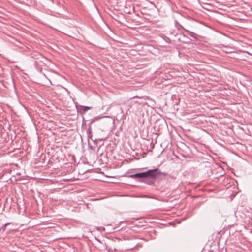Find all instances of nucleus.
Returning <instances> with one entry per match:
<instances>
[{
  "instance_id": "nucleus-8",
  "label": "nucleus",
  "mask_w": 252,
  "mask_h": 252,
  "mask_svg": "<svg viewBox=\"0 0 252 252\" xmlns=\"http://www.w3.org/2000/svg\"><path fill=\"white\" fill-rule=\"evenodd\" d=\"M223 51H224L225 52H226V53H231V52H232L231 50H228V49H226V50H224Z\"/></svg>"
},
{
  "instance_id": "nucleus-1",
  "label": "nucleus",
  "mask_w": 252,
  "mask_h": 252,
  "mask_svg": "<svg viewBox=\"0 0 252 252\" xmlns=\"http://www.w3.org/2000/svg\"><path fill=\"white\" fill-rule=\"evenodd\" d=\"M144 178L149 177L153 180L156 181V179L158 176L161 174H163L165 175V174L164 173H162L158 168H156L154 169H150L146 172H144Z\"/></svg>"
},
{
  "instance_id": "nucleus-3",
  "label": "nucleus",
  "mask_w": 252,
  "mask_h": 252,
  "mask_svg": "<svg viewBox=\"0 0 252 252\" xmlns=\"http://www.w3.org/2000/svg\"><path fill=\"white\" fill-rule=\"evenodd\" d=\"M142 181L143 182H144L146 184H148L149 185H151L153 184L155 181L153 180L152 179H151L149 177H145V178H142Z\"/></svg>"
},
{
  "instance_id": "nucleus-4",
  "label": "nucleus",
  "mask_w": 252,
  "mask_h": 252,
  "mask_svg": "<svg viewBox=\"0 0 252 252\" xmlns=\"http://www.w3.org/2000/svg\"><path fill=\"white\" fill-rule=\"evenodd\" d=\"M118 18H115V20L120 23H121L124 25H126V20L125 18V17H117Z\"/></svg>"
},
{
  "instance_id": "nucleus-7",
  "label": "nucleus",
  "mask_w": 252,
  "mask_h": 252,
  "mask_svg": "<svg viewBox=\"0 0 252 252\" xmlns=\"http://www.w3.org/2000/svg\"><path fill=\"white\" fill-rule=\"evenodd\" d=\"M87 133L88 137L91 138L92 137V132H91V129L90 128H89L87 130Z\"/></svg>"
},
{
  "instance_id": "nucleus-6",
  "label": "nucleus",
  "mask_w": 252,
  "mask_h": 252,
  "mask_svg": "<svg viewBox=\"0 0 252 252\" xmlns=\"http://www.w3.org/2000/svg\"><path fill=\"white\" fill-rule=\"evenodd\" d=\"M10 224V223H7L3 224L1 227H0V232H4L6 230V226L9 225Z\"/></svg>"
},
{
  "instance_id": "nucleus-2",
  "label": "nucleus",
  "mask_w": 252,
  "mask_h": 252,
  "mask_svg": "<svg viewBox=\"0 0 252 252\" xmlns=\"http://www.w3.org/2000/svg\"><path fill=\"white\" fill-rule=\"evenodd\" d=\"M144 172H142L130 175L129 177L132 178H139L142 179V178H144Z\"/></svg>"
},
{
  "instance_id": "nucleus-5",
  "label": "nucleus",
  "mask_w": 252,
  "mask_h": 252,
  "mask_svg": "<svg viewBox=\"0 0 252 252\" xmlns=\"http://www.w3.org/2000/svg\"><path fill=\"white\" fill-rule=\"evenodd\" d=\"M80 108H81L80 110L82 111V113L83 114L85 113L88 110H89L92 108L91 107L84 106H80Z\"/></svg>"
}]
</instances>
